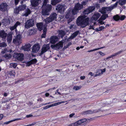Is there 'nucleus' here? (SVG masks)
I'll return each instance as SVG.
<instances>
[{"label": "nucleus", "instance_id": "f257e3e1", "mask_svg": "<svg viewBox=\"0 0 126 126\" xmlns=\"http://www.w3.org/2000/svg\"><path fill=\"white\" fill-rule=\"evenodd\" d=\"M85 16H80L78 17L76 20V23L78 26L84 28L89 25V18H85Z\"/></svg>", "mask_w": 126, "mask_h": 126}, {"label": "nucleus", "instance_id": "f03ea898", "mask_svg": "<svg viewBox=\"0 0 126 126\" xmlns=\"http://www.w3.org/2000/svg\"><path fill=\"white\" fill-rule=\"evenodd\" d=\"M48 0H44L43 5L42 6V14L43 15H48L49 12L52 9V6L50 4H47Z\"/></svg>", "mask_w": 126, "mask_h": 126}, {"label": "nucleus", "instance_id": "7ed1b4c3", "mask_svg": "<svg viewBox=\"0 0 126 126\" xmlns=\"http://www.w3.org/2000/svg\"><path fill=\"white\" fill-rule=\"evenodd\" d=\"M78 12L79 11L74 7L72 10H71L68 11L66 15L65 18H69V17H72L73 15H76Z\"/></svg>", "mask_w": 126, "mask_h": 126}, {"label": "nucleus", "instance_id": "20e7f679", "mask_svg": "<svg viewBox=\"0 0 126 126\" xmlns=\"http://www.w3.org/2000/svg\"><path fill=\"white\" fill-rule=\"evenodd\" d=\"M63 46V42L62 41H60L55 45H51V47L54 49L58 50H59L61 49Z\"/></svg>", "mask_w": 126, "mask_h": 126}, {"label": "nucleus", "instance_id": "39448f33", "mask_svg": "<svg viewBox=\"0 0 126 126\" xmlns=\"http://www.w3.org/2000/svg\"><path fill=\"white\" fill-rule=\"evenodd\" d=\"M50 48L49 44L44 45L42 47L41 52L39 54V55L41 56L44 53L47 52L48 50Z\"/></svg>", "mask_w": 126, "mask_h": 126}, {"label": "nucleus", "instance_id": "423d86ee", "mask_svg": "<svg viewBox=\"0 0 126 126\" xmlns=\"http://www.w3.org/2000/svg\"><path fill=\"white\" fill-rule=\"evenodd\" d=\"M34 25V21L32 19L28 20L25 22V27L28 29L30 27H32Z\"/></svg>", "mask_w": 126, "mask_h": 126}, {"label": "nucleus", "instance_id": "0eeeda50", "mask_svg": "<svg viewBox=\"0 0 126 126\" xmlns=\"http://www.w3.org/2000/svg\"><path fill=\"white\" fill-rule=\"evenodd\" d=\"M24 56V55L22 53H15L13 55L14 57L21 61L23 60Z\"/></svg>", "mask_w": 126, "mask_h": 126}, {"label": "nucleus", "instance_id": "6e6552de", "mask_svg": "<svg viewBox=\"0 0 126 126\" xmlns=\"http://www.w3.org/2000/svg\"><path fill=\"white\" fill-rule=\"evenodd\" d=\"M113 9V8L112 7H103L100 10L99 12L102 14H106L107 12L109 11H111Z\"/></svg>", "mask_w": 126, "mask_h": 126}, {"label": "nucleus", "instance_id": "1a4fd4ad", "mask_svg": "<svg viewBox=\"0 0 126 126\" xmlns=\"http://www.w3.org/2000/svg\"><path fill=\"white\" fill-rule=\"evenodd\" d=\"M65 5L62 4H58L56 6V9L58 11L61 13L64 12L65 8Z\"/></svg>", "mask_w": 126, "mask_h": 126}, {"label": "nucleus", "instance_id": "9d476101", "mask_svg": "<svg viewBox=\"0 0 126 126\" xmlns=\"http://www.w3.org/2000/svg\"><path fill=\"white\" fill-rule=\"evenodd\" d=\"M125 17L126 16H119L118 15H114L113 17V19L116 21H117L119 20H123L125 19Z\"/></svg>", "mask_w": 126, "mask_h": 126}, {"label": "nucleus", "instance_id": "9b49d317", "mask_svg": "<svg viewBox=\"0 0 126 126\" xmlns=\"http://www.w3.org/2000/svg\"><path fill=\"white\" fill-rule=\"evenodd\" d=\"M40 48L39 45L37 44H36L33 45L32 48V52L34 53L38 52Z\"/></svg>", "mask_w": 126, "mask_h": 126}, {"label": "nucleus", "instance_id": "f8f14e48", "mask_svg": "<svg viewBox=\"0 0 126 126\" xmlns=\"http://www.w3.org/2000/svg\"><path fill=\"white\" fill-rule=\"evenodd\" d=\"M101 16V14L95 12L91 18L92 21L97 20Z\"/></svg>", "mask_w": 126, "mask_h": 126}, {"label": "nucleus", "instance_id": "ddd939ff", "mask_svg": "<svg viewBox=\"0 0 126 126\" xmlns=\"http://www.w3.org/2000/svg\"><path fill=\"white\" fill-rule=\"evenodd\" d=\"M7 33L3 30L0 31V38L3 40L5 39L7 36Z\"/></svg>", "mask_w": 126, "mask_h": 126}, {"label": "nucleus", "instance_id": "4468645a", "mask_svg": "<svg viewBox=\"0 0 126 126\" xmlns=\"http://www.w3.org/2000/svg\"><path fill=\"white\" fill-rule=\"evenodd\" d=\"M21 37V36L20 35H18L16 36V38L13 40V42L14 43L17 45L20 44L21 43L20 41Z\"/></svg>", "mask_w": 126, "mask_h": 126}, {"label": "nucleus", "instance_id": "2eb2a0df", "mask_svg": "<svg viewBox=\"0 0 126 126\" xmlns=\"http://www.w3.org/2000/svg\"><path fill=\"white\" fill-rule=\"evenodd\" d=\"M7 3H3L0 5V10L2 11H5L7 10Z\"/></svg>", "mask_w": 126, "mask_h": 126}, {"label": "nucleus", "instance_id": "dca6fc26", "mask_svg": "<svg viewBox=\"0 0 126 126\" xmlns=\"http://www.w3.org/2000/svg\"><path fill=\"white\" fill-rule=\"evenodd\" d=\"M36 25L38 29L40 31H41L42 30L44 29V27L45 26H46V29H47V25L46 24L43 25V24L41 22L38 23L36 24Z\"/></svg>", "mask_w": 126, "mask_h": 126}, {"label": "nucleus", "instance_id": "f3484780", "mask_svg": "<svg viewBox=\"0 0 126 126\" xmlns=\"http://www.w3.org/2000/svg\"><path fill=\"white\" fill-rule=\"evenodd\" d=\"M100 111V110H89L86 111L84 112V114H90L99 112Z\"/></svg>", "mask_w": 126, "mask_h": 126}, {"label": "nucleus", "instance_id": "a211bd4d", "mask_svg": "<svg viewBox=\"0 0 126 126\" xmlns=\"http://www.w3.org/2000/svg\"><path fill=\"white\" fill-rule=\"evenodd\" d=\"M58 38L57 36H53L50 38L49 41L51 43L54 44L58 40Z\"/></svg>", "mask_w": 126, "mask_h": 126}, {"label": "nucleus", "instance_id": "6ab92c4d", "mask_svg": "<svg viewBox=\"0 0 126 126\" xmlns=\"http://www.w3.org/2000/svg\"><path fill=\"white\" fill-rule=\"evenodd\" d=\"M80 33L79 31H77L73 33L71 36L67 39V41H68L69 39H72L77 36L78 34Z\"/></svg>", "mask_w": 126, "mask_h": 126}, {"label": "nucleus", "instance_id": "aec40b11", "mask_svg": "<svg viewBox=\"0 0 126 126\" xmlns=\"http://www.w3.org/2000/svg\"><path fill=\"white\" fill-rule=\"evenodd\" d=\"M31 45L30 44H25L24 46L22 47V49L24 51L29 50L30 48L31 47Z\"/></svg>", "mask_w": 126, "mask_h": 126}, {"label": "nucleus", "instance_id": "412c9836", "mask_svg": "<svg viewBox=\"0 0 126 126\" xmlns=\"http://www.w3.org/2000/svg\"><path fill=\"white\" fill-rule=\"evenodd\" d=\"M7 41L8 44H10L12 40V35L11 33L7 34Z\"/></svg>", "mask_w": 126, "mask_h": 126}, {"label": "nucleus", "instance_id": "4be33fe9", "mask_svg": "<svg viewBox=\"0 0 126 126\" xmlns=\"http://www.w3.org/2000/svg\"><path fill=\"white\" fill-rule=\"evenodd\" d=\"M74 7L79 11V10H81L82 9L83 6L81 4L79 3H77L75 5Z\"/></svg>", "mask_w": 126, "mask_h": 126}, {"label": "nucleus", "instance_id": "5701e85b", "mask_svg": "<svg viewBox=\"0 0 126 126\" xmlns=\"http://www.w3.org/2000/svg\"><path fill=\"white\" fill-rule=\"evenodd\" d=\"M21 23L17 21L15 24L13 26L11 27L10 28V29L11 31H13L16 29V27L20 25Z\"/></svg>", "mask_w": 126, "mask_h": 126}, {"label": "nucleus", "instance_id": "b1692460", "mask_svg": "<svg viewBox=\"0 0 126 126\" xmlns=\"http://www.w3.org/2000/svg\"><path fill=\"white\" fill-rule=\"evenodd\" d=\"M39 0H31V4L32 6L35 7L38 5V1Z\"/></svg>", "mask_w": 126, "mask_h": 126}, {"label": "nucleus", "instance_id": "393cba45", "mask_svg": "<svg viewBox=\"0 0 126 126\" xmlns=\"http://www.w3.org/2000/svg\"><path fill=\"white\" fill-rule=\"evenodd\" d=\"M57 14L55 13H53L50 16V17L53 20L55 19L57 17Z\"/></svg>", "mask_w": 126, "mask_h": 126}, {"label": "nucleus", "instance_id": "a878e982", "mask_svg": "<svg viewBox=\"0 0 126 126\" xmlns=\"http://www.w3.org/2000/svg\"><path fill=\"white\" fill-rule=\"evenodd\" d=\"M58 33L59 35L61 36V37L62 38L65 34V32L62 30H60L58 31Z\"/></svg>", "mask_w": 126, "mask_h": 126}, {"label": "nucleus", "instance_id": "bb28decb", "mask_svg": "<svg viewBox=\"0 0 126 126\" xmlns=\"http://www.w3.org/2000/svg\"><path fill=\"white\" fill-rule=\"evenodd\" d=\"M31 13V11L29 9H28L25 10V13L23 14L22 16H28L29 14H30Z\"/></svg>", "mask_w": 126, "mask_h": 126}, {"label": "nucleus", "instance_id": "cd10ccee", "mask_svg": "<svg viewBox=\"0 0 126 126\" xmlns=\"http://www.w3.org/2000/svg\"><path fill=\"white\" fill-rule=\"evenodd\" d=\"M46 26H44V29H43V33L41 35V37L42 38H45L46 36V33L47 31V29H46Z\"/></svg>", "mask_w": 126, "mask_h": 126}, {"label": "nucleus", "instance_id": "c85d7f7f", "mask_svg": "<svg viewBox=\"0 0 126 126\" xmlns=\"http://www.w3.org/2000/svg\"><path fill=\"white\" fill-rule=\"evenodd\" d=\"M61 0H51V4L53 5H55L61 1Z\"/></svg>", "mask_w": 126, "mask_h": 126}, {"label": "nucleus", "instance_id": "c756f323", "mask_svg": "<svg viewBox=\"0 0 126 126\" xmlns=\"http://www.w3.org/2000/svg\"><path fill=\"white\" fill-rule=\"evenodd\" d=\"M103 14L101 16L100 18V19L104 20L108 17V14Z\"/></svg>", "mask_w": 126, "mask_h": 126}, {"label": "nucleus", "instance_id": "7c9ffc66", "mask_svg": "<svg viewBox=\"0 0 126 126\" xmlns=\"http://www.w3.org/2000/svg\"><path fill=\"white\" fill-rule=\"evenodd\" d=\"M26 8V6L25 5H22L19 6L18 7V10L19 11L23 10H24Z\"/></svg>", "mask_w": 126, "mask_h": 126}, {"label": "nucleus", "instance_id": "2f4dec72", "mask_svg": "<svg viewBox=\"0 0 126 126\" xmlns=\"http://www.w3.org/2000/svg\"><path fill=\"white\" fill-rule=\"evenodd\" d=\"M45 20L46 23H48L51 22L53 21L50 16L47 18L45 19Z\"/></svg>", "mask_w": 126, "mask_h": 126}, {"label": "nucleus", "instance_id": "473e14b6", "mask_svg": "<svg viewBox=\"0 0 126 126\" xmlns=\"http://www.w3.org/2000/svg\"><path fill=\"white\" fill-rule=\"evenodd\" d=\"M126 3V0H119V4L121 5H123Z\"/></svg>", "mask_w": 126, "mask_h": 126}, {"label": "nucleus", "instance_id": "72a5a7b5", "mask_svg": "<svg viewBox=\"0 0 126 126\" xmlns=\"http://www.w3.org/2000/svg\"><path fill=\"white\" fill-rule=\"evenodd\" d=\"M95 8V6H91L89 7L88 9L89 10L90 12L91 13L94 10Z\"/></svg>", "mask_w": 126, "mask_h": 126}, {"label": "nucleus", "instance_id": "f704fd0d", "mask_svg": "<svg viewBox=\"0 0 126 126\" xmlns=\"http://www.w3.org/2000/svg\"><path fill=\"white\" fill-rule=\"evenodd\" d=\"M122 52V51H120L117 53H114V54L110 56L111 57V58H112L113 57L115 56H116L117 55L119 54L120 53H121Z\"/></svg>", "mask_w": 126, "mask_h": 126}, {"label": "nucleus", "instance_id": "c9c22d12", "mask_svg": "<svg viewBox=\"0 0 126 126\" xmlns=\"http://www.w3.org/2000/svg\"><path fill=\"white\" fill-rule=\"evenodd\" d=\"M17 66V64L16 63H11L10 64V67L12 68L13 67L14 68H16Z\"/></svg>", "mask_w": 126, "mask_h": 126}, {"label": "nucleus", "instance_id": "e433bc0d", "mask_svg": "<svg viewBox=\"0 0 126 126\" xmlns=\"http://www.w3.org/2000/svg\"><path fill=\"white\" fill-rule=\"evenodd\" d=\"M81 88V86H74L73 87V89L76 91H77L80 89Z\"/></svg>", "mask_w": 126, "mask_h": 126}, {"label": "nucleus", "instance_id": "4c0bfd02", "mask_svg": "<svg viewBox=\"0 0 126 126\" xmlns=\"http://www.w3.org/2000/svg\"><path fill=\"white\" fill-rule=\"evenodd\" d=\"M90 13L91 12H90L88 8H87L84 10L83 12V14L85 15H87Z\"/></svg>", "mask_w": 126, "mask_h": 126}, {"label": "nucleus", "instance_id": "58836bf2", "mask_svg": "<svg viewBox=\"0 0 126 126\" xmlns=\"http://www.w3.org/2000/svg\"><path fill=\"white\" fill-rule=\"evenodd\" d=\"M106 71V69L104 68L103 69H101L100 70H98L96 72V73H97L98 72H101L102 74H103V73L104 72Z\"/></svg>", "mask_w": 126, "mask_h": 126}, {"label": "nucleus", "instance_id": "ea45409f", "mask_svg": "<svg viewBox=\"0 0 126 126\" xmlns=\"http://www.w3.org/2000/svg\"><path fill=\"white\" fill-rule=\"evenodd\" d=\"M7 46V44L6 43L4 42H3L1 43H0V47H5Z\"/></svg>", "mask_w": 126, "mask_h": 126}, {"label": "nucleus", "instance_id": "a19ab883", "mask_svg": "<svg viewBox=\"0 0 126 126\" xmlns=\"http://www.w3.org/2000/svg\"><path fill=\"white\" fill-rule=\"evenodd\" d=\"M105 47H101L100 48H95V49H93V50H90L89 51H88L87 52H91L94 51H95L96 50H98L101 49Z\"/></svg>", "mask_w": 126, "mask_h": 126}, {"label": "nucleus", "instance_id": "79ce46f5", "mask_svg": "<svg viewBox=\"0 0 126 126\" xmlns=\"http://www.w3.org/2000/svg\"><path fill=\"white\" fill-rule=\"evenodd\" d=\"M75 123L76 126H78L80 125L81 124H82V122L80 120H78L77 122Z\"/></svg>", "mask_w": 126, "mask_h": 126}, {"label": "nucleus", "instance_id": "37998d69", "mask_svg": "<svg viewBox=\"0 0 126 126\" xmlns=\"http://www.w3.org/2000/svg\"><path fill=\"white\" fill-rule=\"evenodd\" d=\"M15 73V71L14 70H13L10 71L9 73V75L10 76H14Z\"/></svg>", "mask_w": 126, "mask_h": 126}, {"label": "nucleus", "instance_id": "c03bdc74", "mask_svg": "<svg viewBox=\"0 0 126 126\" xmlns=\"http://www.w3.org/2000/svg\"><path fill=\"white\" fill-rule=\"evenodd\" d=\"M4 57L7 59L10 58L12 57V55L10 54H6L4 56Z\"/></svg>", "mask_w": 126, "mask_h": 126}, {"label": "nucleus", "instance_id": "a18cd8bd", "mask_svg": "<svg viewBox=\"0 0 126 126\" xmlns=\"http://www.w3.org/2000/svg\"><path fill=\"white\" fill-rule=\"evenodd\" d=\"M32 64H34L37 63V61L36 59L35 58L32 59L30 61Z\"/></svg>", "mask_w": 126, "mask_h": 126}, {"label": "nucleus", "instance_id": "49530a36", "mask_svg": "<svg viewBox=\"0 0 126 126\" xmlns=\"http://www.w3.org/2000/svg\"><path fill=\"white\" fill-rule=\"evenodd\" d=\"M80 121L82 122V123H83L86 121H88L90 120V119H80Z\"/></svg>", "mask_w": 126, "mask_h": 126}, {"label": "nucleus", "instance_id": "de8ad7c7", "mask_svg": "<svg viewBox=\"0 0 126 126\" xmlns=\"http://www.w3.org/2000/svg\"><path fill=\"white\" fill-rule=\"evenodd\" d=\"M72 44V43L71 42H69L68 43L67 45H66V46H64V49H66L67 48H68V47H69Z\"/></svg>", "mask_w": 126, "mask_h": 126}, {"label": "nucleus", "instance_id": "09e8293b", "mask_svg": "<svg viewBox=\"0 0 126 126\" xmlns=\"http://www.w3.org/2000/svg\"><path fill=\"white\" fill-rule=\"evenodd\" d=\"M72 17H69V18H68L69 19L67 20V23L69 24L73 20V19L72 18Z\"/></svg>", "mask_w": 126, "mask_h": 126}, {"label": "nucleus", "instance_id": "8fccbe9b", "mask_svg": "<svg viewBox=\"0 0 126 126\" xmlns=\"http://www.w3.org/2000/svg\"><path fill=\"white\" fill-rule=\"evenodd\" d=\"M8 51V50L6 48H5L4 50H2L1 51V53H2V54H4V53H5L7 52Z\"/></svg>", "mask_w": 126, "mask_h": 126}, {"label": "nucleus", "instance_id": "3c124183", "mask_svg": "<svg viewBox=\"0 0 126 126\" xmlns=\"http://www.w3.org/2000/svg\"><path fill=\"white\" fill-rule=\"evenodd\" d=\"M19 10H18V8L17 9H16L14 10V13L16 14H17L19 13Z\"/></svg>", "mask_w": 126, "mask_h": 126}, {"label": "nucleus", "instance_id": "603ef678", "mask_svg": "<svg viewBox=\"0 0 126 126\" xmlns=\"http://www.w3.org/2000/svg\"><path fill=\"white\" fill-rule=\"evenodd\" d=\"M51 107V105H48V106H46L45 107H44L43 109H44L45 110V109H46L48 108H50Z\"/></svg>", "mask_w": 126, "mask_h": 126}, {"label": "nucleus", "instance_id": "864d4df0", "mask_svg": "<svg viewBox=\"0 0 126 126\" xmlns=\"http://www.w3.org/2000/svg\"><path fill=\"white\" fill-rule=\"evenodd\" d=\"M32 64V63H31V62L30 61L29 62H28L27 63V66H29L31 64Z\"/></svg>", "mask_w": 126, "mask_h": 126}, {"label": "nucleus", "instance_id": "5fc2aeb1", "mask_svg": "<svg viewBox=\"0 0 126 126\" xmlns=\"http://www.w3.org/2000/svg\"><path fill=\"white\" fill-rule=\"evenodd\" d=\"M111 58L110 56L108 57L107 58L104 59V60L105 61H107L108 59H110Z\"/></svg>", "mask_w": 126, "mask_h": 126}, {"label": "nucleus", "instance_id": "6e6d98bb", "mask_svg": "<svg viewBox=\"0 0 126 126\" xmlns=\"http://www.w3.org/2000/svg\"><path fill=\"white\" fill-rule=\"evenodd\" d=\"M100 19H99L98 20L99 22L101 24H104V22H103V21L102 20H101Z\"/></svg>", "mask_w": 126, "mask_h": 126}, {"label": "nucleus", "instance_id": "4d7b16f0", "mask_svg": "<svg viewBox=\"0 0 126 126\" xmlns=\"http://www.w3.org/2000/svg\"><path fill=\"white\" fill-rule=\"evenodd\" d=\"M99 53L100 55L102 56H104L105 55V54H104V53L101 51H99Z\"/></svg>", "mask_w": 126, "mask_h": 126}, {"label": "nucleus", "instance_id": "13d9d810", "mask_svg": "<svg viewBox=\"0 0 126 126\" xmlns=\"http://www.w3.org/2000/svg\"><path fill=\"white\" fill-rule=\"evenodd\" d=\"M75 113H72L71 114L69 115V117L70 118H72V117L74 116L75 115Z\"/></svg>", "mask_w": 126, "mask_h": 126}, {"label": "nucleus", "instance_id": "bf43d9fd", "mask_svg": "<svg viewBox=\"0 0 126 126\" xmlns=\"http://www.w3.org/2000/svg\"><path fill=\"white\" fill-rule=\"evenodd\" d=\"M99 30L100 31L102 30L104 28V27L103 26H101L99 27Z\"/></svg>", "mask_w": 126, "mask_h": 126}, {"label": "nucleus", "instance_id": "052dcab7", "mask_svg": "<svg viewBox=\"0 0 126 126\" xmlns=\"http://www.w3.org/2000/svg\"><path fill=\"white\" fill-rule=\"evenodd\" d=\"M118 2H116L114 4L113 6H112V7H113V9L114 8V7H116L117 6V4H118Z\"/></svg>", "mask_w": 126, "mask_h": 126}, {"label": "nucleus", "instance_id": "680f3d73", "mask_svg": "<svg viewBox=\"0 0 126 126\" xmlns=\"http://www.w3.org/2000/svg\"><path fill=\"white\" fill-rule=\"evenodd\" d=\"M86 4V1H83L82 2V4L83 6V5H85Z\"/></svg>", "mask_w": 126, "mask_h": 126}, {"label": "nucleus", "instance_id": "e2e57ef3", "mask_svg": "<svg viewBox=\"0 0 126 126\" xmlns=\"http://www.w3.org/2000/svg\"><path fill=\"white\" fill-rule=\"evenodd\" d=\"M3 117V115L2 114H0V120L2 119Z\"/></svg>", "mask_w": 126, "mask_h": 126}, {"label": "nucleus", "instance_id": "0e129e2a", "mask_svg": "<svg viewBox=\"0 0 126 126\" xmlns=\"http://www.w3.org/2000/svg\"><path fill=\"white\" fill-rule=\"evenodd\" d=\"M33 116V115L32 114H30L28 115H27L26 116V117L27 118H29L30 117H31Z\"/></svg>", "mask_w": 126, "mask_h": 126}, {"label": "nucleus", "instance_id": "69168bd1", "mask_svg": "<svg viewBox=\"0 0 126 126\" xmlns=\"http://www.w3.org/2000/svg\"><path fill=\"white\" fill-rule=\"evenodd\" d=\"M58 105L57 103L53 104L51 105V107L56 106Z\"/></svg>", "mask_w": 126, "mask_h": 126}, {"label": "nucleus", "instance_id": "338daca9", "mask_svg": "<svg viewBox=\"0 0 126 126\" xmlns=\"http://www.w3.org/2000/svg\"><path fill=\"white\" fill-rule=\"evenodd\" d=\"M80 78L81 79L83 80L85 79V76H81Z\"/></svg>", "mask_w": 126, "mask_h": 126}, {"label": "nucleus", "instance_id": "774afa93", "mask_svg": "<svg viewBox=\"0 0 126 126\" xmlns=\"http://www.w3.org/2000/svg\"><path fill=\"white\" fill-rule=\"evenodd\" d=\"M89 75H91V77L94 76V74L92 72H90L89 73Z\"/></svg>", "mask_w": 126, "mask_h": 126}]
</instances>
